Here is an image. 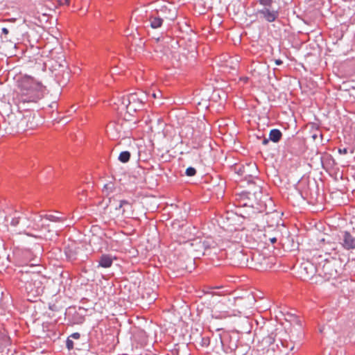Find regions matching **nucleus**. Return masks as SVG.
I'll use <instances>...</instances> for the list:
<instances>
[{
    "instance_id": "nucleus-1",
    "label": "nucleus",
    "mask_w": 355,
    "mask_h": 355,
    "mask_svg": "<svg viewBox=\"0 0 355 355\" xmlns=\"http://www.w3.org/2000/svg\"><path fill=\"white\" fill-rule=\"evenodd\" d=\"M21 92L18 96L19 101L22 103L36 102L40 98V92L43 85L36 82L32 77L24 76L19 81Z\"/></svg>"
},
{
    "instance_id": "nucleus-2",
    "label": "nucleus",
    "mask_w": 355,
    "mask_h": 355,
    "mask_svg": "<svg viewBox=\"0 0 355 355\" xmlns=\"http://www.w3.org/2000/svg\"><path fill=\"white\" fill-rule=\"evenodd\" d=\"M322 258V254H315L313 257L317 264L316 272L326 279L336 278L341 269L340 260L334 257Z\"/></svg>"
},
{
    "instance_id": "nucleus-3",
    "label": "nucleus",
    "mask_w": 355,
    "mask_h": 355,
    "mask_svg": "<svg viewBox=\"0 0 355 355\" xmlns=\"http://www.w3.org/2000/svg\"><path fill=\"white\" fill-rule=\"evenodd\" d=\"M144 97L142 94H130L126 97L122 98V104L125 107L127 112L132 115L136 112L142 110L144 105Z\"/></svg>"
},
{
    "instance_id": "nucleus-4",
    "label": "nucleus",
    "mask_w": 355,
    "mask_h": 355,
    "mask_svg": "<svg viewBox=\"0 0 355 355\" xmlns=\"http://www.w3.org/2000/svg\"><path fill=\"white\" fill-rule=\"evenodd\" d=\"M19 279L24 283L26 290L28 292L39 294L42 291L41 277L37 273L28 272L22 273Z\"/></svg>"
},
{
    "instance_id": "nucleus-5",
    "label": "nucleus",
    "mask_w": 355,
    "mask_h": 355,
    "mask_svg": "<svg viewBox=\"0 0 355 355\" xmlns=\"http://www.w3.org/2000/svg\"><path fill=\"white\" fill-rule=\"evenodd\" d=\"M164 21H173L178 16L175 6L169 2H164L153 9Z\"/></svg>"
},
{
    "instance_id": "nucleus-6",
    "label": "nucleus",
    "mask_w": 355,
    "mask_h": 355,
    "mask_svg": "<svg viewBox=\"0 0 355 355\" xmlns=\"http://www.w3.org/2000/svg\"><path fill=\"white\" fill-rule=\"evenodd\" d=\"M8 123L12 132H20L26 130V119L21 114L19 116L10 114L8 116Z\"/></svg>"
},
{
    "instance_id": "nucleus-7",
    "label": "nucleus",
    "mask_w": 355,
    "mask_h": 355,
    "mask_svg": "<svg viewBox=\"0 0 355 355\" xmlns=\"http://www.w3.org/2000/svg\"><path fill=\"white\" fill-rule=\"evenodd\" d=\"M144 22L147 24L148 27L149 26L153 29H159L162 28L164 21L152 9L146 10Z\"/></svg>"
},
{
    "instance_id": "nucleus-8",
    "label": "nucleus",
    "mask_w": 355,
    "mask_h": 355,
    "mask_svg": "<svg viewBox=\"0 0 355 355\" xmlns=\"http://www.w3.org/2000/svg\"><path fill=\"white\" fill-rule=\"evenodd\" d=\"M279 12L278 10L272 9L271 7L263 8L257 11V15L259 16L260 19L269 23L275 21L279 17Z\"/></svg>"
},
{
    "instance_id": "nucleus-9",
    "label": "nucleus",
    "mask_w": 355,
    "mask_h": 355,
    "mask_svg": "<svg viewBox=\"0 0 355 355\" xmlns=\"http://www.w3.org/2000/svg\"><path fill=\"white\" fill-rule=\"evenodd\" d=\"M340 243L345 250H354L355 236H354L350 232L347 231L343 232L340 239Z\"/></svg>"
},
{
    "instance_id": "nucleus-10",
    "label": "nucleus",
    "mask_w": 355,
    "mask_h": 355,
    "mask_svg": "<svg viewBox=\"0 0 355 355\" xmlns=\"http://www.w3.org/2000/svg\"><path fill=\"white\" fill-rule=\"evenodd\" d=\"M191 245L194 248L193 255L196 258L199 257L201 254H206V251L211 248V245L208 243V241L201 242L200 241H194L191 243Z\"/></svg>"
},
{
    "instance_id": "nucleus-11",
    "label": "nucleus",
    "mask_w": 355,
    "mask_h": 355,
    "mask_svg": "<svg viewBox=\"0 0 355 355\" xmlns=\"http://www.w3.org/2000/svg\"><path fill=\"white\" fill-rule=\"evenodd\" d=\"M250 193L243 192L236 195V202L238 207H253L250 198Z\"/></svg>"
},
{
    "instance_id": "nucleus-12",
    "label": "nucleus",
    "mask_w": 355,
    "mask_h": 355,
    "mask_svg": "<svg viewBox=\"0 0 355 355\" xmlns=\"http://www.w3.org/2000/svg\"><path fill=\"white\" fill-rule=\"evenodd\" d=\"M114 258L110 254H103L98 260V267L107 268L112 266Z\"/></svg>"
},
{
    "instance_id": "nucleus-13",
    "label": "nucleus",
    "mask_w": 355,
    "mask_h": 355,
    "mask_svg": "<svg viewBox=\"0 0 355 355\" xmlns=\"http://www.w3.org/2000/svg\"><path fill=\"white\" fill-rule=\"evenodd\" d=\"M234 263L240 266H247L248 258L242 251L235 252L234 254Z\"/></svg>"
},
{
    "instance_id": "nucleus-14",
    "label": "nucleus",
    "mask_w": 355,
    "mask_h": 355,
    "mask_svg": "<svg viewBox=\"0 0 355 355\" xmlns=\"http://www.w3.org/2000/svg\"><path fill=\"white\" fill-rule=\"evenodd\" d=\"M336 248V245L334 242H327L322 247V251L324 252V254L322 255V258L324 257H331L330 251H335Z\"/></svg>"
},
{
    "instance_id": "nucleus-15",
    "label": "nucleus",
    "mask_w": 355,
    "mask_h": 355,
    "mask_svg": "<svg viewBox=\"0 0 355 355\" xmlns=\"http://www.w3.org/2000/svg\"><path fill=\"white\" fill-rule=\"evenodd\" d=\"M282 137V133L279 129H272L269 133V139L272 142H279Z\"/></svg>"
},
{
    "instance_id": "nucleus-16",
    "label": "nucleus",
    "mask_w": 355,
    "mask_h": 355,
    "mask_svg": "<svg viewBox=\"0 0 355 355\" xmlns=\"http://www.w3.org/2000/svg\"><path fill=\"white\" fill-rule=\"evenodd\" d=\"M302 270H304L306 272V277L309 278L313 275L314 272H316L315 268H314L313 265L311 263H304L301 266Z\"/></svg>"
},
{
    "instance_id": "nucleus-17",
    "label": "nucleus",
    "mask_w": 355,
    "mask_h": 355,
    "mask_svg": "<svg viewBox=\"0 0 355 355\" xmlns=\"http://www.w3.org/2000/svg\"><path fill=\"white\" fill-rule=\"evenodd\" d=\"M24 261L25 263L31 262L35 261L36 256L33 255V252L30 250H25L23 252ZM31 265H36L35 263H30Z\"/></svg>"
},
{
    "instance_id": "nucleus-18",
    "label": "nucleus",
    "mask_w": 355,
    "mask_h": 355,
    "mask_svg": "<svg viewBox=\"0 0 355 355\" xmlns=\"http://www.w3.org/2000/svg\"><path fill=\"white\" fill-rule=\"evenodd\" d=\"M115 189L114 184L110 182L103 186L102 191L105 196L108 197L114 191Z\"/></svg>"
},
{
    "instance_id": "nucleus-19",
    "label": "nucleus",
    "mask_w": 355,
    "mask_h": 355,
    "mask_svg": "<svg viewBox=\"0 0 355 355\" xmlns=\"http://www.w3.org/2000/svg\"><path fill=\"white\" fill-rule=\"evenodd\" d=\"M130 153L129 151H123L119 155V160L122 163H127L130 159Z\"/></svg>"
},
{
    "instance_id": "nucleus-20",
    "label": "nucleus",
    "mask_w": 355,
    "mask_h": 355,
    "mask_svg": "<svg viewBox=\"0 0 355 355\" xmlns=\"http://www.w3.org/2000/svg\"><path fill=\"white\" fill-rule=\"evenodd\" d=\"M44 218L52 222H60L65 220L64 218H61L53 214H46L44 216Z\"/></svg>"
},
{
    "instance_id": "nucleus-21",
    "label": "nucleus",
    "mask_w": 355,
    "mask_h": 355,
    "mask_svg": "<svg viewBox=\"0 0 355 355\" xmlns=\"http://www.w3.org/2000/svg\"><path fill=\"white\" fill-rule=\"evenodd\" d=\"M259 4L263 6V8H270L273 0H259Z\"/></svg>"
},
{
    "instance_id": "nucleus-22",
    "label": "nucleus",
    "mask_w": 355,
    "mask_h": 355,
    "mask_svg": "<svg viewBox=\"0 0 355 355\" xmlns=\"http://www.w3.org/2000/svg\"><path fill=\"white\" fill-rule=\"evenodd\" d=\"M185 173L187 176L192 177L196 175V170L193 167H189L187 168Z\"/></svg>"
},
{
    "instance_id": "nucleus-23",
    "label": "nucleus",
    "mask_w": 355,
    "mask_h": 355,
    "mask_svg": "<svg viewBox=\"0 0 355 355\" xmlns=\"http://www.w3.org/2000/svg\"><path fill=\"white\" fill-rule=\"evenodd\" d=\"M124 206H128V207H130V204L128 201L127 200H121L120 202H119V205L118 207H116V209H122Z\"/></svg>"
},
{
    "instance_id": "nucleus-24",
    "label": "nucleus",
    "mask_w": 355,
    "mask_h": 355,
    "mask_svg": "<svg viewBox=\"0 0 355 355\" xmlns=\"http://www.w3.org/2000/svg\"><path fill=\"white\" fill-rule=\"evenodd\" d=\"M20 216H14L10 222L11 225L15 227L19 225L20 220Z\"/></svg>"
},
{
    "instance_id": "nucleus-25",
    "label": "nucleus",
    "mask_w": 355,
    "mask_h": 355,
    "mask_svg": "<svg viewBox=\"0 0 355 355\" xmlns=\"http://www.w3.org/2000/svg\"><path fill=\"white\" fill-rule=\"evenodd\" d=\"M66 345L67 348L69 350H71L73 348V342L72 340H71L69 338H67L66 340Z\"/></svg>"
},
{
    "instance_id": "nucleus-26",
    "label": "nucleus",
    "mask_w": 355,
    "mask_h": 355,
    "mask_svg": "<svg viewBox=\"0 0 355 355\" xmlns=\"http://www.w3.org/2000/svg\"><path fill=\"white\" fill-rule=\"evenodd\" d=\"M210 343V340L209 337H203L202 338V346L207 347Z\"/></svg>"
},
{
    "instance_id": "nucleus-27",
    "label": "nucleus",
    "mask_w": 355,
    "mask_h": 355,
    "mask_svg": "<svg viewBox=\"0 0 355 355\" xmlns=\"http://www.w3.org/2000/svg\"><path fill=\"white\" fill-rule=\"evenodd\" d=\"M80 337V335L79 333L78 332H76V333H73L69 338L71 339V338H73V339H79Z\"/></svg>"
},
{
    "instance_id": "nucleus-28",
    "label": "nucleus",
    "mask_w": 355,
    "mask_h": 355,
    "mask_svg": "<svg viewBox=\"0 0 355 355\" xmlns=\"http://www.w3.org/2000/svg\"><path fill=\"white\" fill-rule=\"evenodd\" d=\"M338 153L340 154L346 155L348 153V149L347 148H338Z\"/></svg>"
},
{
    "instance_id": "nucleus-29",
    "label": "nucleus",
    "mask_w": 355,
    "mask_h": 355,
    "mask_svg": "<svg viewBox=\"0 0 355 355\" xmlns=\"http://www.w3.org/2000/svg\"><path fill=\"white\" fill-rule=\"evenodd\" d=\"M59 5H68L69 3V0H59L58 1Z\"/></svg>"
},
{
    "instance_id": "nucleus-30",
    "label": "nucleus",
    "mask_w": 355,
    "mask_h": 355,
    "mask_svg": "<svg viewBox=\"0 0 355 355\" xmlns=\"http://www.w3.org/2000/svg\"><path fill=\"white\" fill-rule=\"evenodd\" d=\"M1 31H2V33L5 35V37H5V38H6V35H7L8 34V33H9L8 29V28H3L1 29Z\"/></svg>"
},
{
    "instance_id": "nucleus-31",
    "label": "nucleus",
    "mask_w": 355,
    "mask_h": 355,
    "mask_svg": "<svg viewBox=\"0 0 355 355\" xmlns=\"http://www.w3.org/2000/svg\"><path fill=\"white\" fill-rule=\"evenodd\" d=\"M275 62L277 65H281L283 63L282 60H281L280 59L275 60Z\"/></svg>"
},
{
    "instance_id": "nucleus-32",
    "label": "nucleus",
    "mask_w": 355,
    "mask_h": 355,
    "mask_svg": "<svg viewBox=\"0 0 355 355\" xmlns=\"http://www.w3.org/2000/svg\"><path fill=\"white\" fill-rule=\"evenodd\" d=\"M269 140H270V139H269V138H268V139L265 138V139L263 140L262 144H263V145H267V144H268V142H269Z\"/></svg>"
},
{
    "instance_id": "nucleus-33",
    "label": "nucleus",
    "mask_w": 355,
    "mask_h": 355,
    "mask_svg": "<svg viewBox=\"0 0 355 355\" xmlns=\"http://www.w3.org/2000/svg\"><path fill=\"white\" fill-rule=\"evenodd\" d=\"M270 241L272 243H275L277 242V239L275 237L270 239Z\"/></svg>"
},
{
    "instance_id": "nucleus-34",
    "label": "nucleus",
    "mask_w": 355,
    "mask_h": 355,
    "mask_svg": "<svg viewBox=\"0 0 355 355\" xmlns=\"http://www.w3.org/2000/svg\"><path fill=\"white\" fill-rule=\"evenodd\" d=\"M24 226H26L27 227H29L31 226V224L29 223V224H24Z\"/></svg>"
},
{
    "instance_id": "nucleus-35",
    "label": "nucleus",
    "mask_w": 355,
    "mask_h": 355,
    "mask_svg": "<svg viewBox=\"0 0 355 355\" xmlns=\"http://www.w3.org/2000/svg\"><path fill=\"white\" fill-rule=\"evenodd\" d=\"M238 173H239V174L242 175V171H241V169H239V170Z\"/></svg>"
},
{
    "instance_id": "nucleus-36",
    "label": "nucleus",
    "mask_w": 355,
    "mask_h": 355,
    "mask_svg": "<svg viewBox=\"0 0 355 355\" xmlns=\"http://www.w3.org/2000/svg\"><path fill=\"white\" fill-rule=\"evenodd\" d=\"M125 212V209L123 208V210H122V214H123Z\"/></svg>"
},
{
    "instance_id": "nucleus-37",
    "label": "nucleus",
    "mask_w": 355,
    "mask_h": 355,
    "mask_svg": "<svg viewBox=\"0 0 355 355\" xmlns=\"http://www.w3.org/2000/svg\"><path fill=\"white\" fill-rule=\"evenodd\" d=\"M320 331L321 333H322V332H323V329H320Z\"/></svg>"
},
{
    "instance_id": "nucleus-38",
    "label": "nucleus",
    "mask_w": 355,
    "mask_h": 355,
    "mask_svg": "<svg viewBox=\"0 0 355 355\" xmlns=\"http://www.w3.org/2000/svg\"><path fill=\"white\" fill-rule=\"evenodd\" d=\"M153 96H154L155 98H156V94H153Z\"/></svg>"
}]
</instances>
